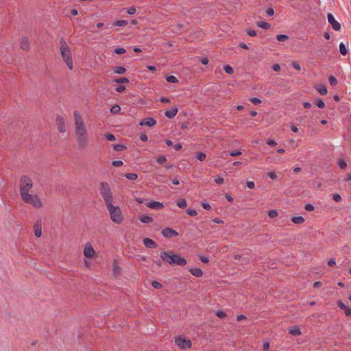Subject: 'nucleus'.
Masks as SVG:
<instances>
[{
	"label": "nucleus",
	"instance_id": "f257e3e1",
	"mask_svg": "<svg viewBox=\"0 0 351 351\" xmlns=\"http://www.w3.org/2000/svg\"><path fill=\"white\" fill-rule=\"evenodd\" d=\"M75 121V133L77 137V143L80 149H85L88 145V132L85 123L78 111L73 112Z\"/></svg>",
	"mask_w": 351,
	"mask_h": 351
},
{
	"label": "nucleus",
	"instance_id": "f03ea898",
	"mask_svg": "<svg viewBox=\"0 0 351 351\" xmlns=\"http://www.w3.org/2000/svg\"><path fill=\"white\" fill-rule=\"evenodd\" d=\"M160 258L171 265L184 266L187 261L184 258L174 254L172 251H165L160 253Z\"/></svg>",
	"mask_w": 351,
	"mask_h": 351
},
{
	"label": "nucleus",
	"instance_id": "7ed1b4c3",
	"mask_svg": "<svg viewBox=\"0 0 351 351\" xmlns=\"http://www.w3.org/2000/svg\"><path fill=\"white\" fill-rule=\"evenodd\" d=\"M60 50L62 59L67 65L68 68L69 69H73V64L71 51L64 38H61L60 40Z\"/></svg>",
	"mask_w": 351,
	"mask_h": 351
},
{
	"label": "nucleus",
	"instance_id": "20e7f679",
	"mask_svg": "<svg viewBox=\"0 0 351 351\" xmlns=\"http://www.w3.org/2000/svg\"><path fill=\"white\" fill-rule=\"evenodd\" d=\"M111 221L116 224H121L123 221L122 212L119 206H114L112 203L106 205Z\"/></svg>",
	"mask_w": 351,
	"mask_h": 351
},
{
	"label": "nucleus",
	"instance_id": "39448f33",
	"mask_svg": "<svg viewBox=\"0 0 351 351\" xmlns=\"http://www.w3.org/2000/svg\"><path fill=\"white\" fill-rule=\"evenodd\" d=\"M99 191L104 199L105 205L112 203V193L108 183L106 182H101L99 184Z\"/></svg>",
	"mask_w": 351,
	"mask_h": 351
},
{
	"label": "nucleus",
	"instance_id": "423d86ee",
	"mask_svg": "<svg viewBox=\"0 0 351 351\" xmlns=\"http://www.w3.org/2000/svg\"><path fill=\"white\" fill-rule=\"evenodd\" d=\"M21 199L24 202L28 204H31L36 208H40L43 206V203L39 197V196L36 194L31 195L29 193L22 195Z\"/></svg>",
	"mask_w": 351,
	"mask_h": 351
},
{
	"label": "nucleus",
	"instance_id": "0eeeda50",
	"mask_svg": "<svg viewBox=\"0 0 351 351\" xmlns=\"http://www.w3.org/2000/svg\"><path fill=\"white\" fill-rule=\"evenodd\" d=\"M33 186V182L30 178L23 176L20 179V193L21 196L29 193Z\"/></svg>",
	"mask_w": 351,
	"mask_h": 351
},
{
	"label": "nucleus",
	"instance_id": "6e6552de",
	"mask_svg": "<svg viewBox=\"0 0 351 351\" xmlns=\"http://www.w3.org/2000/svg\"><path fill=\"white\" fill-rule=\"evenodd\" d=\"M176 346L180 349L190 348L191 347V341L184 337L179 336L175 339Z\"/></svg>",
	"mask_w": 351,
	"mask_h": 351
},
{
	"label": "nucleus",
	"instance_id": "1a4fd4ad",
	"mask_svg": "<svg viewBox=\"0 0 351 351\" xmlns=\"http://www.w3.org/2000/svg\"><path fill=\"white\" fill-rule=\"evenodd\" d=\"M84 254L86 257L89 258H93L96 256V252L90 243L88 242L85 244Z\"/></svg>",
	"mask_w": 351,
	"mask_h": 351
},
{
	"label": "nucleus",
	"instance_id": "9d476101",
	"mask_svg": "<svg viewBox=\"0 0 351 351\" xmlns=\"http://www.w3.org/2000/svg\"><path fill=\"white\" fill-rule=\"evenodd\" d=\"M327 19L328 23L332 25V27L335 31L340 30L341 25L337 21L335 20L334 16L332 14H328Z\"/></svg>",
	"mask_w": 351,
	"mask_h": 351
},
{
	"label": "nucleus",
	"instance_id": "9b49d317",
	"mask_svg": "<svg viewBox=\"0 0 351 351\" xmlns=\"http://www.w3.org/2000/svg\"><path fill=\"white\" fill-rule=\"evenodd\" d=\"M56 123L58 125V130L60 132L64 133L66 131L64 119L60 115H58L56 118Z\"/></svg>",
	"mask_w": 351,
	"mask_h": 351
},
{
	"label": "nucleus",
	"instance_id": "f8f14e48",
	"mask_svg": "<svg viewBox=\"0 0 351 351\" xmlns=\"http://www.w3.org/2000/svg\"><path fill=\"white\" fill-rule=\"evenodd\" d=\"M162 234L165 238H170L178 235V232L177 231L169 228H165L162 230Z\"/></svg>",
	"mask_w": 351,
	"mask_h": 351
},
{
	"label": "nucleus",
	"instance_id": "ddd939ff",
	"mask_svg": "<svg viewBox=\"0 0 351 351\" xmlns=\"http://www.w3.org/2000/svg\"><path fill=\"white\" fill-rule=\"evenodd\" d=\"M34 234L36 237H40L42 234V222L41 219H38L34 226Z\"/></svg>",
	"mask_w": 351,
	"mask_h": 351
},
{
	"label": "nucleus",
	"instance_id": "4468645a",
	"mask_svg": "<svg viewBox=\"0 0 351 351\" xmlns=\"http://www.w3.org/2000/svg\"><path fill=\"white\" fill-rule=\"evenodd\" d=\"M156 123V120L154 118L149 117L143 119L140 123V125H147L152 127Z\"/></svg>",
	"mask_w": 351,
	"mask_h": 351
},
{
	"label": "nucleus",
	"instance_id": "2eb2a0df",
	"mask_svg": "<svg viewBox=\"0 0 351 351\" xmlns=\"http://www.w3.org/2000/svg\"><path fill=\"white\" fill-rule=\"evenodd\" d=\"M143 242L144 245L147 248L152 249L157 247L156 243L149 238L143 239Z\"/></svg>",
	"mask_w": 351,
	"mask_h": 351
},
{
	"label": "nucleus",
	"instance_id": "dca6fc26",
	"mask_svg": "<svg viewBox=\"0 0 351 351\" xmlns=\"http://www.w3.org/2000/svg\"><path fill=\"white\" fill-rule=\"evenodd\" d=\"M147 206L154 210H160L164 207V205L160 202L152 201L148 203Z\"/></svg>",
	"mask_w": 351,
	"mask_h": 351
},
{
	"label": "nucleus",
	"instance_id": "f3484780",
	"mask_svg": "<svg viewBox=\"0 0 351 351\" xmlns=\"http://www.w3.org/2000/svg\"><path fill=\"white\" fill-rule=\"evenodd\" d=\"M20 47L23 50H28L29 48V43L26 37H22L20 39Z\"/></svg>",
	"mask_w": 351,
	"mask_h": 351
},
{
	"label": "nucleus",
	"instance_id": "a211bd4d",
	"mask_svg": "<svg viewBox=\"0 0 351 351\" xmlns=\"http://www.w3.org/2000/svg\"><path fill=\"white\" fill-rule=\"evenodd\" d=\"M178 112V108L177 107H173L171 110H167L165 112V115L169 119H173L177 114Z\"/></svg>",
	"mask_w": 351,
	"mask_h": 351
},
{
	"label": "nucleus",
	"instance_id": "6ab92c4d",
	"mask_svg": "<svg viewBox=\"0 0 351 351\" xmlns=\"http://www.w3.org/2000/svg\"><path fill=\"white\" fill-rule=\"evenodd\" d=\"M189 271L193 276L197 278L202 277L203 276L202 270L199 268H191L189 269Z\"/></svg>",
	"mask_w": 351,
	"mask_h": 351
},
{
	"label": "nucleus",
	"instance_id": "aec40b11",
	"mask_svg": "<svg viewBox=\"0 0 351 351\" xmlns=\"http://www.w3.org/2000/svg\"><path fill=\"white\" fill-rule=\"evenodd\" d=\"M315 88L321 95H326L328 93L327 88L325 85L318 84L315 86Z\"/></svg>",
	"mask_w": 351,
	"mask_h": 351
},
{
	"label": "nucleus",
	"instance_id": "412c9836",
	"mask_svg": "<svg viewBox=\"0 0 351 351\" xmlns=\"http://www.w3.org/2000/svg\"><path fill=\"white\" fill-rule=\"evenodd\" d=\"M139 219L141 222L144 223H149L153 221V218L150 216L143 215L139 217Z\"/></svg>",
	"mask_w": 351,
	"mask_h": 351
},
{
	"label": "nucleus",
	"instance_id": "4be33fe9",
	"mask_svg": "<svg viewBox=\"0 0 351 351\" xmlns=\"http://www.w3.org/2000/svg\"><path fill=\"white\" fill-rule=\"evenodd\" d=\"M289 332L291 335L294 336L300 335L302 334L300 328L298 326H294L290 328Z\"/></svg>",
	"mask_w": 351,
	"mask_h": 351
},
{
	"label": "nucleus",
	"instance_id": "5701e85b",
	"mask_svg": "<svg viewBox=\"0 0 351 351\" xmlns=\"http://www.w3.org/2000/svg\"><path fill=\"white\" fill-rule=\"evenodd\" d=\"M291 221L295 224H300L304 222V219L303 217H291Z\"/></svg>",
	"mask_w": 351,
	"mask_h": 351
},
{
	"label": "nucleus",
	"instance_id": "b1692460",
	"mask_svg": "<svg viewBox=\"0 0 351 351\" xmlns=\"http://www.w3.org/2000/svg\"><path fill=\"white\" fill-rule=\"evenodd\" d=\"M339 52L343 56H346L348 53V49L343 43L339 44Z\"/></svg>",
	"mask_w": 351,
	"mask_h": 351
},
{
	"label": "nucleus",
	"instance_id": "393cba45",
	"mask_svg": "<svg viewBox=\"0 0 351 351\" xmlns=\"http://www.w3.org/2000/svg\"><path fill=\"white\" fill-rule=\"evenodd\" d=\"M128 24V22L126 20H117L113 23L114 26H119V27L125 26Z\"/></svg>",
	"mask_w": 351,
	"mask_h": 351
},
{
	"label": "nucleus",
	"instance_id": "a878e982",
	"mask_svg": "<svg viewBox=\"0 0 351 351\" xmlns=\"http://www.w3.org/2000/svg\"><path fill=\"white\" fill-rule=\"evenodd\" d=\"M257 25L261 27V28H263L264 29H267L270 27V24L265 22V21H258L257 22Z\"/></svg>",
	"mask_w": 351,
	"mask_h": 351
},
{
	"label": "nucleus",
	"instance_id": "bb28decb",
	"mask_svg": "<svg viewBox=\"0 0 351 351\" xmlns=\"http://www.w3.org/2000/svg\"><path fill=\"white\" fill-rule=\"evenodd\" d=\"M114 72L117 74H123L126 72V69L123 66H116L114 68Z\"/></svg>",
	"mask_w": 351,
	"mask_h": 351
},
{
	"label": "nucleus",
	"instance_id": "cd10ccee",
	"mask_svg": "<svg viewBox=\"0 0 351 351\" xmlns=\"http://www.w3.org/2000/svg\"><path fill=\"white\" fill-rule=\"evenodd\" d=\"M177 206L180 208H184L186 207V206H187L186 200L184 198L179 199L177 202Z\"/></svg>",
	"mask_w": 351,
	"mask_h": 351
},
{
	"label": "nucleus",
	"instance_id": "c85d7f7f",
	"mask_svg": "<svg viewBox=\"0 0 351 351\" xmlns=\"http://www.w3.org/2000/svg\"><path fill=\"white\" fill-rule=\"evenodd\" d=\"M114 150L117 152H121L126 149V147L121 144H114L113 145Z\"/></svg>",
	"mask_w": 351,
	"mask_h": 351
},
{
	"label": "nucleus",
	"instance_id": "c756f323",
	"mask_svg": "<svg viewBox=\"0 0 351 351\" xmlns=\"http://www.w3.org/2000/svg\"><path fill=\"white\" fill-rule=\"evenodd\" d=\"M337 165L341 169H345L347 167V163L343 159H340V160H338Z\"/></svg>",
	"mask_w": 351,
	"mask_h": 351
},
{
	"label": "nucleus",
	"instance_id": "7c9ffc66",
	"mask_svg": "<svg viewBox=\"0 0 351 351\" xmlns=\"http://www.w3.org/2000/svg\"><path fill=\"white\" fill-rule=\"evenodd\" d=\"M276 39L280 42H284L289 39V36L285 34H279L276 36Z\"/></svg>",
	"mask_w": 351,
	"mask_h": 351
},
{
	"label": "nucleus",
	"instance_id": "2f4dec72",
	"mask_svg": "<svg viewBox=\"0 0 351 351\" xmlns=\"http://www.w3.org/2000/svg\"><path fill=\"white\" fill-rule=\"evenodd\" d=\"M125 178L130 180H135L138 178V175L136 173H127L125 174Z\"/></svg>",
	"mask_w": 351,
	"mask_h": 351
},
{
	"label": "nucleus",
	"instance_id": "473e14b6",
	"mask_svg": "<svg viewBox=\"0 0 351 351\" xmlns=\"http://www.w3.org/2000/svg\"><path fill=\"white\" fill-rule=\"evenodd\" d=\"M167 81L169 83H177L178 82V80L174 75H169L166 78Z\"/></svg>",
	"mask_w": 351,
	"mask_h": 351
},
{
	"label": "nucleus",
	"instance_id": "72a5a7b5",
	"mask_svg": "<svg viewBox=\"0 0 351 351\" xmlns=\"http://www.w3.org/2000/svg\"><path fill=\"white\" fill-rule=\"evenodd\" d=\"M114 82L118 84L129 83V80L126 77H119L114 80Z\"/></svg>",
	"mask_w": 351,
	"mask_h": 351
},
{
	"label": "nucleus",
	"instance_id": "f704fd0d",
	"mask_svg": "<svg viewBox=\"0 0 351 351\" xmlns=\"http://www.w3.org/2000/svg\"><path fill=\"white\" fill-rule=\"evenodd\" d=\"M121 110V107L119 105H114L110 108V112L117 114Z\"/></svg>",
	"mask_w": 351,
	"mask_h": 351
},
{
	"label": "nucleus",
	"instance_id": "c9c22d12",
	"mask_svg": "<svg viewBox=\"0 0 351 351\" xmlns=\"http://www.w3.org/2000/svg\"><path fill=\"white\" fill-rule=\"evenodd\" d=\"M223 69H224L225 72L228 74H232L234 72L232 67L228 64L225 65L223 67Z\"/></svg>",
	"mask_w": 351,
	"mask_h": 351
},
{
	"label": "nucleus",
	"instance_id": "e433bc0d",
	"mask_svg": "<svg viewBox=\"0 0 351 351\" xmlns=\"http://www.w3.org/2000/svg\"><path fill=\"white\" fill-rule=\"evenodd\" d=\"M328 81L331 86H336L337 84V80L333 75L329 77Z\"/></svg>",
	"mask_w": 351,
	"mask_h": 351
},
{
	"label": "nucleus",
	"instance_id": "4c0bfd02",
	"mask_svg": "<svg viewBox=\"0 0 351 351\" xmlns=\"http://www.w3.org/2000/svg\"><path fill=\"white\" fill-rule=\"evenodd\" d=\"M156 161L158 164H163L167 161V158L166 156L161 155L157 158Z\"/></svg>",
	"mask_w": 351,
	"mask_h": 351
},
{
	"label": "nucleus",
	"instance_id": "58836bf2",
	"mask_svg": "<svg viewBox=\"0 0 351 351\" xmlns=\"http://www.w3.org/2000/svg\"><path fill=\"white\" fill-rule=\"evenodd\" d=\"M206 154L203 152L197 153L196 158L200 161H203L206 158Z\"/></svg>",
	"mask_w": 351,
	"mask_h": 351
},
{
	"label": "nucleus",
	"instance_id": "ea45409f",
	"mask_svg": "<svg viewBox=\"0 0 351 351\" xmlns=\"http://www.w3.org/2000/svg\"><path fill=\"white\" fill-rule=\"evenodd\" d=\"M216 315L220 319H224L226 317V313L223 311H217Z\"/></svg>",
	"mask_w": 351,
	"mask_h": 351
},
{
	"label": "nucleus",
	"instance_id": "a19ab883",
	"mask_svg": "<svg viewBox=\"0 0 351 351\" xmlns=\"http://www.w3.org/2000/svg\"><path fill=\"white\" fill-rule=\"evenodd\" d=\"M268 215L270 218H275L278 216V212L276 210H271L269 211Z\"/></svg>",
	"mask_w": 351,
	"mask_h": 351
},
{
	"label": "nucleus",
	"instance_id": "79ce46f5",
	"mask_svg": "<svg viewBox=\"0 0 351 351\" xmlns=\"http://www.w3.org/2000/svg\"><path fill=\"white\" fill-rule=\"evenodd\" d=\"M152 285L154 288L160 289L162 287V285L160 282L158 281H153Z\"/></svg>",
	"mask_w": 351,
	"mask_h": 351
},
{
	"label": "nucleus",
	"instance_id": "37998d69",
	"mask_svg": "<svg viewBox=\"0 0 351 351\" xmlns=\"http://www.w3.org/2000/svg\"><path fill=\"white\" fill-rule=\"evenodd\" d=\"M316 106L320 108H323L325 107V103L322 99H319L316 101Z\"/></svg>",
	"mask_w": 351,
	"mask_h": 351
},
{
	"label": "nucleus",
	"instance_id": "c03bdc74",
	"mask_svg": "<svg viewBox=\"0 0 351 351\" xmlns=\"http://www.w3.org/2000/svg\"><path fill=\"white\" fill-rule=\"evenodd\" d=\"M114 52L117 54H123L126 52V50L123 47H117L114 49Z\"/></svg>",
	"mask_w": 351,
	"mask_h": 351
},
{
	"label": "nucleus",
	"instance_id": "a18cd8bd",
	"mask_svg": "<svg viewBox=\"0 0 351 351\" xmlns=\"http://www.w3.org/2000/svg\"><path fill=\"white\" fill-rule=\"evenodd\" d=\"M106 138L109 141H114L116 138L112 134H108L105 135Z\"/></svg>",
	"mask_w": 351,
	"mask_h": 351
},
{
	"label": "nucleus",
	"instance_id": "49530a36",
	"mask_svg": "<svg viewBox=\"0 0 351 351\" xmlns=\"http://www.w3.org/2000/svg\"><path fill=\"white\" fill-rule=\"evenodd\" d=\"M223 178L221 176H217L215 178V182L217 184H222L223 183Z\"/></svg>",
	"mask_w": 351,
	"mask_h": 351
},
{
	"label": "nucleus",
	"instance_id": "de8ad7c7",
	"mask_svg": "<svg viewBox=\"0 0 351 351\" xmlns=\"http://www.w3.org/2000/svg\"><path fill=\"white\" fill-rule=\"evenodd\" d=\"M187 214L191 217H195L197 215V213L194 209H188L186 211Z\"/></svg>",
	"mask_w": 351,
	"mask_h": 351
},
{
	"label": "nucleus",
	"instance_id": "09e8293b",
	"mask_svg": "<svg viewBox=\"0 0 351 351\" xmlns=\"http://www.w3.org/2000/svg\"><path fill=\"white\" fill-rule=\"evenodd\" d=\"M250 101L254 104V105H258L259 104L261 103V100L258 98H256V97H252L250 99Z\"/></svg>",
	"mask_w": 351,
	"mask_h": 351
},
{
	"label": "nucleus",
	"instance_id": "8fccbe9b",
	"mask_svg": "<svg viewBox=\"0 0 351 351\" xmlns=\"http://www.w3.org/2000/svg\"><path fill=\"white\" fill-rule=\"evenodd\" d=\"M337 305L341 309H342L343 311H345L348 308L347 306L343 302H342L341 300L337 302Z\"/></svg>",
	"mask_w": 351,
	"mask_h": 351
},
{
	"label": "nucleus",
	"instance_id": "3c124183",
	"mask_svg": "<svg viewBox=\"0 0 351 351\" xmlns=\"http://www.w3.org/2000/svg\"><path fill=\"white\" fill-rule=\"evenodd\" d=\"M332 199L336 202H341L342 199L341 196L339 194H334L332 196Z\"/></svg>",
	"mask_w": 351,
	"mask_h": 351
},
{
	"label": "nucleus",
	"instance_id": "603ef678",
	"mask_svg": "<svg viewBox=\"0 0 351 351\" xmlns=\"http://www.w3.org/2000/svg\"><path fill=\"white\" fill-rule=\"evenodd\" d=\"M266 143L269 146H276L277 145V143L275 140L273 139H267L266 141Z\"/></svg>",
	"mask_w": 351,
	"mask_h": 351
},
{
	"label": "nucleus",
	"instance_id": "864d4df0",
	"mask_svg": "<svg viewBox=\"0 0 351 351\" xmlns=\"http://www.w3.org/2000/svg\"><path fill=\"white\" fill-rule=\"evenodd\" d=\"M304 208L306 211H313L314 210V206L313 205L311 204H307L305 205L304 206Z\"/></svg>",
	"mask_w": 351,
	"mask_h": 351
},
{
	"label": "nucleus",
	"instance_id": "5fc2aeb1",
	"mask_svg": "<svg viewBox=\"0 0 351 351\" xmlns=\"http://www.w3.org/2000/svg\"><path fill=\"white\" fill-rule=\"evenodd\" d=\"M241 154H242V152H241L240 150L233 151V152H230V154H229V155L231 156H237Z\"/></svg>",
	"mask_w": 351,
	"mask_h": 351
},
{
	"label": "nucleus",
	"instance_id": "6e6d98bb",
	"mask_svg": "<svg viewBox=\"0 0 351 351\" xmlns=\"http://www.w3.org/2000/svg\"><path fill=\"white\" fill-rule=\"evenodd\" d=\"M127 12L130 14V15H132V14H134L135 12H136V8L134 7H130V8H127Z\"/></svg>",
	"mask_w": 351,
	"mask_h": 351
},
{
	"label": "nucleus",
	"instance_id": "4d7b16f0",
	"mask_svg": "<svg viewBox=\"0 0 351 351\" xmlns=\"http://www.w3.org/2000/svg\"><path fill=\"white\" fill-rule=\"evenodd\" d=\"M112 164L114 167H121L123 165V162L121 160H114Z\"/></svg>",
	"mask_w": 351,
	"mask_h": 351
},
{
	"label": "nucleus",
	"instance_id": "13d9d810",
	"mask_svg": "<svg viewBox=\"0 0 351 351\" xmlns=\"http://www.w3.org/2000/svg\"><path fill=\"white\" fill-rule=\"evenodd\" d=\"M125 90V86L123 85H119L116 88V90L118 93H122Z\"/></svg>",
	"mask_w": 351,
	"mask_h": 351
},
{
	"label": "nucleus",
	"instance_id": "bf43d9fd",
	"mask_svg": "<svg viewBox=\"0 0 351 351\" xmlns=\"http://www.w3.org/2000/svg\"><path fill=\"white\" fill-rule=\"evenodd\" d=\"M140 139L143 141V142H147L148 141V137L147 136L144 134V133H142L141 135H140Z\"/></svg>",
	"mask_w": 351,
	"mask_h": 351
},
{
	"label": "nucleus",
	"instance_id": "052dcab7",
	"mask_svg": "<svg viewBox=\"0 0 351 351\" xmlns=\"http://www.w3.org/2000/svg\"><path fill=\"white\" fill-rule=\"evenodd\" d=\"M247 188H249L250 189H254V186H255L254 182H252V181H247Z\"/></svg>",
	"mask_w": 351,
	"mask_h": 351
},
{
	"label": "nucleus",
	"instance_id": "680f3d73",
	"mask_svg": "<svg viewBox=\"0 0 351 351\" xmlns=\"http://www.w3.org/2000/svg\"><path fill=\"white\" fill-rule=\"evenodd\" d=\"M199 259L204 263H208L209 262L208 258L204 256H199Z\"/></svg>",
	"mask_w": 351,
	"mask_h": 351
},
{
	"label": "nucleus",
	"instance_id": "e2e57ef3",
	"mask_svg": "<svg viewBox=\"0 0 351 351\" xmlns=\"http://www.w3.org/2000/svg\"><path fill=\"white\" fill-rule=\"evenodd\" d=\"M202 206L205 210H210L211 209V206L208 203L204 202V203H202Z\"/></svg>",
	"mask_w": 351,
	"mask_h": 351
},
{
	"label": "nucleus",
	"instance_id": "0e129e2a",
	"mask_svg": "<svg viewBox=\"0 0 351 351\" xmlns=\"http://www.w3.org/2000/svg\"><path fill=\"white\" fill-rule=\"evenodd\" d=\"M247 34L250 36H256V32L254 29H249L247 32Z\"/></svg>",
	"mask_w": 351,
	"mask_h": 351
},
{
	"label": "nucleus",
	"instance_id": "69168bd1",
	"mask_svg": "<svg viewBox=\"0 0 351 351\" xmlns=\"http://www.w3.org/2000/svg\"><path fill=\"white\" fill-rule=\"evenodd\" d=\"M247 319V317L246 316L243 315H239L237 317V320L238 322H241L242 320H245Z\"/></svg>",
	"mask_w": 351,
	"mask_h": 351
},
{
	"label": "nucleus",
	"instance_id": "338daca9",
	"mask_svg": "<svg viewBox=\"0 0 351 351\" xmlns=\"http://www.w3.org/2000/svg\"><path fill=\"white\" fill-rule=\"evenodd\" d=\"M268 16H273L274 14V10L273 8H268L266 11Z\"/></svg>",
	"mask_w": 351,
	"mask_h": 351
},
{
	"label": "nucleus",
	"instance_id": "774afa93",
	"mask_svg": "<svg viewBox=\"0 0 351 351\" xmlns=\"http://www.w3.org/2000/svg\"><path fill=\"white\" fill-rule=\"evenodd\" d=\"M268 176H269V177L271 179H273V180H274V179H276V178H277V176H276V173H275V172H274V171H271V172H269V173H268Z\"/></svg>",
	"mask_w": 351,
	"mask_h": 351
}]
</instances>
